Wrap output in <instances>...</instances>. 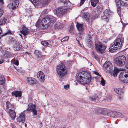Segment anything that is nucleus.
Returning a JSON list of instances; mask_svg holds the SVG:
<instances>
[{
  "label": "nucleus",
  "instance_id": "f257e3e1",
  "mask_svg": "<svg viewBox=\"0 0 128 128\" xmlns=\"http://www.w3.org/2000/svg\"><path fill=\"white\" fill-rule=\"evenodd\" d=\"M90 79V74L87 72H82L79 73L76 77L77 81L82 84H89Z\"/></svg>",
  "mask_w": 128,
  "mask_h": 128
},
{
  "label": "nucleus",
  "instance_id": "f03ea898",
  "mask_svg": "<svg viewBox=\"0 0 128 128\" xmlns=\"http://www.w3.org/2000/svg\"><path fill=\"white\" fill-rule=\"evenodd\" d=\"M124 40L123 36L120 35L119 37L116 38L114 40V44L109 48L110 51L111 52H113L116 50L119 49L123 44Z\"/></svg>",
  "mask_w": 128,
  "mask_h": 128
},
{
  "label": "nucleus",
  "instance_id": "7ed1b4c3",
  "mask_svg": "<svg viewBox=\"0 0 128 128\" xmlns=\"http://www.w3.org/2000/svg\"><path fill=\"white\" fill-rule=\"evenodd\" d=\"M64 4L66 7H62L59 8L56 10L55 13V14L58 16H61L66 13L68 9L71 8L72 4L68 0L65 1L64 2Z\"/></svg>",
  "mask_w": 128,
  "mask_h": 128
},
{
  "label": "nucleus",
  "instance_id": "20e7f679",
  "mask_svg": "<svg viewBox=\"0 0 128 128\" xmlns=\"http://www.w3.org/2000/svg\"><path fill=\"white\" fill-rule=\"evenodd\" d=\"M56 71L59 77L60 78H62L66 75L67 71L66 68L64 64L63 63L59 64L57 66Z\"/></svg>",
  "mask_w": 128,
  "mask_h": 128
},
{
  "label": "nucleus",
  "instance_id": "39448f33",
  "mask_svg": "<svg viewBox=\"0 0 128 128\" xmlns=\"http://www.w3.org/2000/svg\"><path fill=\"white\" fill-rule=\"evenodd\" d=\"M126 60V57L124 56H118L114 60V62L117 66L120 67L124 66Z\"/></svg>",
  "mask_w": 128,
  "mask_h": 128
},
{
  "label": "nucleus",
  "instance_id": "423d86ee",
  "mask_svg": "<svg viewBox=\"0 0 128 128\" xmlns=\"http://www.w3.org/2000/svg\"><path fill=\"white\" fill-rule=\"evenodd\" d=\"M40 22L38 20L36 24V27L39 26L40 27L41 26H44L45 25L48 26L50 23V20L48 16L44 18H43L40 23Z\"/></svg>",
  "mask_w": 128,
  "mask_h": 128
},
{
  "label": "nucleus",
  "instance_id": "0eeeda50",
  "mask_svg": "<svg viewBox=\"0 0 128 128\" xmlns=\"http://www.w3.org/2000/svg\"><path fill=\"white\" fill-rule=\"evenodd\" d=\"M95 45L96 50L98 53H102L104 52L106 48L104 45L100 42L98 44L96 43Z\"/></svg>",
  "mask_w": 128,
  "mask_h": 128
},
{
  "label": "nucleus",
  "instance_id": "6e6552de",
  "mask_svg": "<svg viewBox=\"0 0 128 128\" xmlns=\"http://www.w3.org/2000/svg\"><path fill=\"white\" fill-rule=\"evenodd\" d=\"M104 69L107 70L108 72H111L113 70V66L111 63L109 61H106L103 64Z\"/></svg>",
  "mask_w": 128,
  "mask_h": 128
},
{
  "label": "nucleus",
  "instance_id": "1a4fd4ad",
  "mask_svg": "<svg viewBox=\"0 0 128 128\" xmlns=\"http://www.w3.org/2000/svg\"><path fill=\"white\" fill-rule=\"evenodd\" d=\"M119 78L121 80H127L126 82H128V72H123L120 74Z\"/></svg>",
  "mask_w": 128,
  "mask_h": 128
},
{
  "label": "nucleus",
  "instance_id": "9d476101",
  "mask_svg": "<svg viewBox=\"0 0 128 128\" xmlns=\"http://www.w3.org/2000/svg\"><path fill=\"white\" fill-rule=\"evenodd\" d=\"M28 108L27 109L28 111H30L33 112L34 115H36L37 114V111L36 109V106L32 104H30L28 105Z\"/></svg>",
  "mask_w": 128,
  "mask_h": 128
},
{
  "label": "nucleus",
  "instance_id": "9b49d317",
  "mask_svg": "<svg viewBox=\"0 0 128 128\" xmlns=\"http://www.w3.org/2000/svg\"><path fill=\"white\" fill-rule=\"evenodd\" d=\"M25 119V114L24 112H22L19 114V116L16 118L18 122L23 124Z\"/></svg>",
  "mask_w": 128,
  "mask_h": 128
},
{
  "label": "nucleus",
  "instance_id": "f8f14e48",
  "mask_svg": "<svg viewBox=\"0 0 128 128\" xmlns=\"http://www.w3.org/2000/svg\"><path fill=\"white\" fill-rule=\"evenodd\" d=\"M108 115L110 117L113 118L118 117L122 116V114L120 113L114 111L110 112L108 113Z\"/></svg>",
  "mask_w": 128,
  "mask_h": 128
},
{
  "label": "nucleus",
  "instance_id": "ddd939ff",
  "mask_svg": "<svg viewBox=\"0 0 128 128\" xmlns=\"http://www.w3.org/2000/svg\"><path fill=\"white\" fill-rule=\"evenodd\" d=\"M37 77L39 78L40 81L43 82L45 79V77L43 72L41 71H39L37 74Z\"/></svg>",
  "mask_w": 128,
  "mask_h": 128
},
{
  "label": "nucleus",
  "instance_id": "4468645a",
  "mask_svg": "<svg viewBox=\"0 0 128 128\" xmlns=\"http://www.w3.org/2000/svg\"><path fill=\"white\" fill-rule=\"evenodd\" d=\"M109 11L108 10H106L104 12V15L101 17V18L107 22L108 21V16H109Z\"/></svg>",
  "mask_w": 128,
  "mask_h": 128
},
{
  "label": "nucleus",
  "instance_id": "2eb2a0df",
  "mask_svg": "<svg viewBox=\"0 0 128 128\" xmlns=\"http://www.w3.org/2000/svg\"><path fill=\"white\" fill-rule=\"evenodd\" d=\"M19 4L18 1L14 0L12 3L9 5V8H10L14 9L18 6Z\"/></svg>",
  "mask_w": 128,
  "mask_h": 128
},
{
  "label": "nucleus",
  "instance_id": "dca6fc26",
  "mask_svg": "<svg viewBox=\"0 0 128 128\" xmlns=\"http://www.w3.org/2000/svg\"><path fill=\"white\" fill-rule=\"evenodd\" d=\"M28 83L30 84L33 85L36 83V81L34 78L30 77H28L27 78Z\"/></svg>",
  "mask_w": 128,
  "mask_h": 128
},
{
  "label": "nucleus",
  "instance_id": "f3484780",
  "mask_svg": "<svg viewBox=\"0 0 128 128\" xmlns=\"http://www.w3.org/2000/svg\"><path fill=\"white\" fill-rule=\"evenodd\" d=\"M20 32L24 36H26L29 32V30L25 26H23L22 30L20 31Z\"/></svg>",
  "mask_w": 128,
  "mask_h": 128
},
{
  "label": "nucleus",
  "instance_id": "a211bd4d",
  "mask_svg": "<svg viewBox=\"0 0 128 128\" xmlns=\"http://www.w3.org/2000/svg\"><path fill=\"white\" fill-rule=\"evenodd\" d=\"M76 27L78 30L80 32V34L81 35L82 34V32L84 30V28L82 24H80L77 22L76 24Z\"/></svg>",
  "mask_w": 128,
  "mask_h": 128
},
{
  "label": "nucleus",
  "instance_id": "6ab92c4d",
  "mask_svg": "<svg viewBox=\"0 0 128 128\" xmlns=\"http://www.w3.org/2000/svg\"><path fill=\"white\" fill-rule=\"evenodd\" d=\"M14 47L15 50H18L21 49L22 46L20 45V43L16 41L14 45Z\"/></svg>",
  "mask_w": 128,
  "mask_h": 128
},
{
  "label": "nucleus",
  "instance_id": "aec40b11",
  "mask_svg": "<svg viewBox=\"0 0 128 128\" xmlns=\"http://www.w3.org/2000/svg\"><path fill=\"white\" fill-rule=\"evenodd\" d=\"M12 96H15L16 97H21L22 96V92L20 91H16L12 92Z\"/></svg>",
  "mask_w": 128,
  "mask_h": 128
},
{
  "label": "nucleus",
  "instance_id": "412c9836",
  "mask_svg": "<svg viewBox=\"0 0 128 128\" xmlns=\"http://www.w3.org/2000/svg\"><path fill=\"white\" fill-rule=\"evenodd\" d=\"M10 116L12 120H14L15 119L16 116V113L14 110L10 109L9 110Z\"/></svg>",
  "mask_w": 128,
  "mask_h": 128
},
{
  "label": "nucleus",
  "instance_id": "4be33fe9",
  "mask_svg": "<svg viewBox=\"0 0 128 128\" xmlns=\"http://www.w3.org/2000/svg\"><path fill=\"white\" fill-rule=\"evenodd\" d=\"M64 24L63 23H61L58 22H56V24H55L54 25V27L56 29H59L63 27Z\"/></svg>",
  "mask_w": 128,
  "mask_h": 128
},
{
  "label": "nucleus",
  "instance_id": "5701e85b",
  "mask_svg": "<svg viewBox=\"0 0 128 128\" xmlns=\"http://www.w3.org/2000/svg\"><path fill=\"white\" fill-rule=\"evenodd\" d=\"M114 91L119 96L122 95L124 93V92L120 88H116L114 89Z\"/></svg>",
  "mask_w": 128,
  "mask_h": 128
},
{
  "label": "nucleus",
  "instance_id": "b1692460",
  "mask_svg": "<svg viewBox=\"0 0 128 128\" xmlns=\"http://www.w3.org/2000/svg\"><path fill=\"white\" fill-rule=\"evenodd\" d=\"M5 79L3 76H0V85H3L4 84Z\"/></svg>",
  "mask_w": 128,
  "mask_h": 128
},
{
  "label": "nucleus",
  "instance_id": "393cba45",
  "mask_svg": "<svg viewBox=\"0 0 128 128\" xmlns=\"http://www.w3.org/2000/svg\"><path fill=\"white\" fill-rule=\"evenodd\" d=\"M7 21L6 19L4 18H2L0 20V26H3L6 23Z\"/></svg>",
  "mask_w": 128,
  "mask_h": 128
},
{
  "label": "nucleus",
  "instance_id": "a878e982",
  "mask_svg": "<svg viewBox=\"0 0 128 128\" xmlns=\"http://www.w3.org/2000/svg\"><path fill=\"white\" fill-rule=\"evenodd\" d=\"M119 70L118 69L116 68V67H115L114 70L112 73L113 76H116Z\"/></svg>",
  "mask_w": 128,
  "mask_h": 128
},
{
  "label": "nucleus",
  "instance_id": "bb28decb",
  "mask_svg": "<svg viewBox=\"0 0 128 128\" xmlns=\"http://www.w3.org/2000/svg\"><path fill=\"white\" fill-rule=\"evenodd\" d=\"M48 16L50 21V23H53L56 21V18L53 16L49 15Z\"/></svg>",
  "mask_w": 128,
  "mask_h": 128
},
{
  "label": "nucleus",
  "instance_id": "cd10ccee",
  "mask_svg": "<svg viewBox=\"0 0 128 128\" xmlns=\"http://www.w3.org/2000/svg\"><path fill=\"white\" fill-rule=\"evenodd\" d=\"M98 2V0H92L91 2V5L93 7H95Z\"/></svg>",
  "mask_w": 128,
  "mask_h": 128
},
{
  "label": "nucleus",
  "instance_id": "c85d7f7f",
  "mask_svg": "<svg viewBox=\"0 0 128 128\" xmlns=\"http://www.w3.org/2000/svg\"><path fill=\"white\" fill-rule=\"evenodd\" d=\"M42 44L45 46H50V44L48 43V42L45 41H42L41 42Z\"/></svg>",
  "mask_w": 128,
  "mask_h": 128
},
{
  "label": "nucleus",
  "instance_id": "c756f323",
  "mask_svg": "<svg viewBox=\"0 0 128 128\" xmlns=\"http://www.w3.org/2000/svg\"><path fill=\"white\" fill-rule=\"evenodd\" d=\"M34 53L36 55L38 56V57L39 58H41L42 57L41 53L40 52H39L38 51H36Z\"/></svg>",
  "mask_w": 128,
  "mask_h": 128
},
{
  "label": "nucleus",
  "instance_id": "7c9ffc66",
  "mask_svg": "<svg viewBox=\"0 0 128 128\" xmlns=\"http://www.w3.org/2000/svg\"><path fill=\"white\" fill-rule=\"evenodd\" d=\"M88 46L90 48H91L92 47V43L90 39L88 40L87 42Z\"/></svg>",
  "mask_w": 128,
  "mask_h": 128
},
{
  "label": "nucleus",
  "instance_id": "2f4dec72",
  "mask_svg": "<svg viewBox=\"0 0 128 128\" xmlns=\"http://www.w3.org/2000/svg\"><path fill=\"white\" fill-rule=\"evenodd\" d=\"M34 5H37L38 4L39 0H30Z\"/></svg>",
  "mask_w": 128,
  "mask_h": 128
},
{
  "label": "nucleus",
  "instance_id": "473e14b6",
  "mask_svg": "<svg viewBox=\"0 0 128 128\" xmlns=\"http://www.w3.org/2000/svg\"><path fill=\"white\" fill-rule=\"evenodd\" d=\"M6 107L7 109H8L9 108H10L11 106L10 103L9 102H7L6 103Z\"/></svg>",
  "mask_w": 128,
  "mask_h": 128
},
{
  "label": "nucleus",
  "instance_id": "72a5a7b5",
  "mask_svg": "<svg viewBox=\"0 0 128 128\" xmlns=\"http://www.w3.org/2000/svg\"><path fill=\"white\" fill-rule=\"evenodd\" d=\"M97 98V96H91L90 97L89 100L91 101H93L96 99Z\"/></svg>",
  "mask_w": 128,
  "mask_h": 128
},
{
  "label": "nucleus",
  "instance_id": "f704fd0d",
  "mask_svg": "<svg viewBox=\"0 0 128 128\" xmlns=\"http://www.w3.org/2000/svg\"><path fill=\"white\" fill-rule=\"evenodd\" d=\"M105 84V81L104 79L102 78H101V80L100 81V84L102 86L104 85Z\"/></svg>",
  "mask_w": 128,
  "mask_h": 128
},
{
  "label": "nucleus",
  "instance_id": "c9c22d12",
  "mask_svg": "<svg viewBox=\"0 0 128 128\" xmlns=\"http://www.w3.org/2000/svg\"><path fill=\"white\" fill-rule=\"evenodd\" d=\"M6 56L7 58H8L10 57L12 55L10 54V52H7L6 54Z\"/></svg>",
  "mask_w": 128,
  "mask_h": 128
},
{
  "label": "nucleus",
  "instance_id": "e433bc0d",
  "mask_svg": "<svg viewBox=\"0 0 128 128\" xmlns=\"http://www.w3.org/2000/svg\"><path fill=\"white\" fill-rule=\"evenodd\" d=\"M12 34V33L10 30H8V32L4 34L3 35H2V36H5L6 35H7L8 34Z\"/></svg>",
  "mask_w": 128,
  "mask_h": 128
},
{
  "label": "nucleus",
  "instance_id": "4c0bfd02",
  "mask_svg": "<svg viewBox=\"0 0 128 128\" xmlns=\"http://www.w3.org/2000/svg\"><path fill=\"white\" fill-rule=\"evenodd\" d=\"M74 31V27L72 26H71L70 29V33H72Z\"/></svg>",
  "mask_w": 128,
  "mask_h": 128
},
{
  "label": "nucleus",
  "instance_id": "58836bf2",
  "mask_svg": "<svg viewBox=\"0 0 128 128\" xmlns=\"http://www.w3.org/2000/svg\"><path fill=\"white\" fill-rule=\"evenodd\" d=\"M68 39V37L66 36L63 38L61 40L62 42H63L64 41H66Z\"/></svg>",
  "mask_w": 128,
  "mask_h": 128
},
{
  "label": "nucleus",
  "instance_id": "ea45409f",
  "mask_svg": "<svg viewBox=\"0 0 128 128\" xmlns=\"http://www.w3.org/2000/svg\"><path fill=\"white\" fill-rule=\"evenodd\" d=\"M84 18L87 20H88L90 18L89 16H88V14H85Z\"/></svg>",
  "mask_w": 128,
  "mask_h": 128
},
{
  "label": "nucleus",
  "instance_id": "a19ab883",
  "mask_svg": "<svg viewBox=\"0 0 128 128\" xmlns=\"http://www.w3.org/2000/svg\"><path fill=\"white\" fill-rule=\"evenodd\" d=\"M3 13V10L2 9H0V18L2 15Z\"/></svg>",
  "mask_w": 128,
  "mask_h": 128
},
{
  "label": "nucleus",
  "instance_id": "79ce46f5",
  "mask_svg": "<svg viewBox=\"0 0 128 128\" xmlns=\"http://www.w3.org/2000/svg\"><path fill=\"white\" fill-rule=\"evenodd\" d=\"M69 87V85L68 84L65 85L64 86V88L66 90H67L68 88Z\"/></svg>",
  "mask_w": 128,
  "mask_h": 128
},
{
  "label": "nucleus",
  "instance_id": "37998d69",
  "mask_svg": "<svg viewBox=\"0 0 128 128\" xmlns=\"http://www.w3.org/2000/svg\"><path fill=\"white\" fill-rule=\"evenodd\" d=\"M86 0H81L80 6H81L84 2Z\"/></svg>",
  "mask_w": 128,
  "mask_h": 128
},
{
  "label": "nucleus",
  "instance_id": "c03bdc74",
  "mask_svg": "<svg viewBox=\"0 0 128 128\" xmlns=\"http://www.w3.org/2000/svg\"><path fill=\"white\" fill-rule=\"evenodd\" d=\"M14 64L17 66L18 65V60H16L14 61Z\"/></svg>",
  "mask_w": 128,
  "mask_h": 128
},
{
  "label": "nucleus",
  "instance_id": "a18cd8bd",
  "mask_svg": "<svg viewBox=\"0 0 128 128\" xmlns=\"http://www.w3.org/2000/svg\"><path fill=\"white\" fill-rule=\"evenodd\" d=\"M111 99V98L110 97H109V99H108L107 98H106V100H107L109 101H110Z\"/></svg>",
  "mask_w": 128,
  "mask_h": 128
},
{
  "label": "nucleus",
  "instance_id": "49530a36",
  "mask_svg": "<svg viewBox=\"0 0 128 128\" xmlns=\"http://www.w3.org/2000/svg\"><path fill=\"white\" fill-rule=\"evenodd\" d=\"M4 60H0V64H2Z\"/></svg>",
  "mask_w": 128,
  "mask_h": 128
},
{
  "label": "nucleus",
  "instance_id": "de8ad7c7",
  "mask_svg": "<svg viewBox=\"0 0 128 128\" xmlns=\"http://www.w3.org/2000/svg\"><path fill=\"white\" fill-rule=\"evenodd\" d=\"M94 73L97 75H98L99 74V73L98 72H97L95 71L94 72Z\"/></svg>",
  "mask_w": 128,
  "mask_h": 128
},
{
  "label": "nucleus",
  "instance_id": "09e8293b",
  "mask_svg": "<svg viewBox=\"0 0 128 128\" xmlns=\"http://www.w3.org/2000/svg\"><path fill=\"white\" fill-rule=\"evenodd\" d=\"M3 0H0V4H3Z\"/></svg>",
  "mask_w": 128,
  "mask_h": 128
},
{
  "label": "nucleus",
  "instance_id": "8fccbe9b",
  "mask_svg": "<svg viewBox=\"0 0 128 128\" xmlns=\"http://www.w3.org/2000/svg\"><path fill=\"white\" fill-rule=\"evenodd\" d=\"M2 29L0 28V34H2Z\"/></svg>",
  "mask_w": 128,
  "mask_h": 128
},
{
  "label": "nucleus",
  "instance_id": "3c124183",
  "mask_svg": "<svg viewBox=\"0 0 128 128\" xmlns=\"http://www.w3.org/2000/svg\"><path fill=\"white\" fill-rule=\"evenodd\" d=\"M78 36L80 38L82 39V37L80 35H79Z\"/></svg>",
  "mask_w": 128,
  "mask_h": 128
},
{
  "label": "nucleus",
  "instance_id": "603ef678",
  "mask_svg": "<svg viewBox=\"0 0 128 128\" xmlns=\"http://www.w3.org/2000/svg\"><path fill=\"white\" fill-rule=\"evenodd\" d=\"M24 125H25V127H26V126H27V125H26V123H25L24 124Z\"/></svg>",
  "mask_w": 128,
  "mask_h": 128
},
{
  "label": "nucleus",
  "instance_id": "864d4df0",
  "mask_svg": "<svg viewBox=\"0 0 128 128\" xmlns=\"http://www.w3.org/2000/svg\"><path fill=\"white\" fill-rule=\"evenodd\" d=\"M20 36H21L22 38L23 39V38H22V36L21 34H20Z\"/></svg>",
  "mask_w": 128,
  "mask_h": 128
},
{
  "label": "nucleus",
  "instance_id": "5fc2aeb1",
  "mask_svg": "<svg viewBox=\"0 0 128 128\" xmlns=\"http://www.w3.org/2000/svg\"><path fill=\"white\" fill-rule=\"evenodd\" d=\"M12 40L14 41L15 40V39L14 38H12Z\"/></svg>",
  "mask_w": 128,
  "mask_h": 128
},
{
  "label": "nucleus",
  "instance_id": "6e6d98bb",
  "mask_svg": "<svg viewBox=\"0 0 128 128\" xmlns=\"http://www.w3.org/2000/svg\"><path fill=\"white\" fill-rule=\"evenodd\" d=\"M121 98V97H119V98H118L119 99H120V98Z\"/></svg>",
  "mask_w": 128,
  "mask_h": 128
},
{
  "label": "nucleus",
  "instance_id": "4d7b16f0",
  "mask_svg": "<svg viewBox=\"0 0 128 128\" xmlns=\"http://www.w3.org/2000/svg\"><path fill=\"white\" fill-rule=\"evenodd\" d=\"M77 40V41L78 42V43H79V41L78 40Z\"/></svg>",
  "mask_w": 128,
  "mask_h": 128
},
{
  "label": "nucleus",
  "instance_id": "13d9d810",
  "mask_svg": "<svg viewBox=\"0 0 128 128\" xmlns=\"http://www.w3.org/2000/svg\"><path fill=\"white\" fill-rule=\"evenodd\" d=\"M95 58L96 59V57H95Z\"/></svg>",
  "mask_w": 128,
  "mask_h": 128
},
{
  "label": "nucleus",
  "instance_id": "bf43d9fd",
  "mask_svg": "<svg viewBox=\"0 0 128 128\" xmlns=\"http://www.w3.org/2000/svg\"><path fill=\"white\" fill-rule=\"evenodd\" d=\"M26 53H28V52H26Z\"/></svg>",
  "mask_w": 128,
  "mask_h": 128
}]
</instances>
